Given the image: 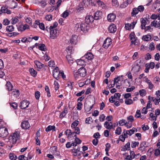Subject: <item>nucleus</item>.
<instances>
[{
	"label": "nucleus",
	"mask_w": 160,
	"mask_h": 160,
	"mask_svg": "<svg viewBox=\"0 0 160 160\" xmlns=\"http://www.w3.org/2000/svg\"><path fill=\"white\" fill-rule=\"evenodd\" d=\"M14 27L12 26H8L6 27V30L7 31L9 32H12L14 31Z\"/></svg>",
	"instance_id": "nucleus-56"
},
{
	"label": "nucleus",
	"mask_w": 160,
	"mask_h": 160,
	"mask_svg": "<svg viewBox=\"0 0 160 160\" xmlns=\"http://www.w3.org/2000/svg\"><path fill=\"white\" fill-rule=\"evenodd\" d=\"M112 43L111 39L109 38H107L104 41L102 47L105 49H107L108 48Z\"/></svg>",
	"instance_id": "nucleus-9"
},
{
	"label": "nucleus",
	"mask_w": 160,
	"mask_h": 160,
	"mask_svg": "<svg viewBox=\"0 0 160 160\" xmlns=\"http://www.w3.org/2000/svg\"><path fill=\"white\" fill-rule=\"evenodd\" d=\"M122 132L121 128L118 127L117 128L115 131V133L118 135H119L121 134Z\"/></svg>",
	"instance_id": "nucleus-53"
},
{
	"label": "nucleus",
	"mask_w": 160,
	"mask_h": 160,
	"mask_svg": "<svg viewBox=\"0 0 160 160\" xmlns=\"http://www.w3.org/2000/svg\"><path fill=\"white\" fill-rule=\"evenodd\" d=\"M66 51L68 54V55L66 56V57L68 60L69 62H70L72 60V59H69V58H71V56L69 54H71L72 51V46L68 47L66 48Z\"/></svg>",
	"instance_id": "nucleus-13"
},
{
	"label": "nucleus",
	"mask_w": 160,
	"mask_h": 160,
	"mask_svg": "<svg viewBox=\"0 0 160 160\" xmlns=\"http://www.w3.org/2000/svg\"><path fill=\"white\" fill-rule=\"evenodd\" d=\"M20 138L19 131H15L11 134L8 138L9 141L12 144H14L19 140Z\"/></svg>",
	"instance_id": "nucleus-2"
},
{
	"label": "nucleus",
	"mask_w": 160,
	"mask_h": 160,
	"mask_svg": "<svg viewBox=\"0 0 160 160\" xmlns=\"http://www.w3.org/2000/svg\"><path fill=\"white\" fill-rule=\"evenodd\" d=\"M89 25L85 22L77 23L76 24L75 29L77 32H80L82 31L83 32L87 31L89 28Z\"/></svg>",
	"instance_id": "nucleus-1"
},
{
	"label": "nucleus",
	"mask_w": 160,
	"mask_h": 160,
	"mask_svg": "<svg viewBox=\"0 0 160 160\" xmlns=\"http://www.w3.org/2000/svg\"><path fill=\"white\" fill-rule=\"evenodd\" d=\"M92 118L91 117H89L87 118L85 120L86 123L89 124L92 122Z\"/></svg>",
	"instance_id": "nucleus-63"
},
{
	"label": "nucleus",
	"mask_w": 160,
	"mask_h": 160,
	"mask_svg": "<svg viewBox=\"0 0 160 160\" xmlns=\"http://www.w3.org/2000/svg\"><path fill=\"white\" fill-rule=\"evenodd\" d=\"M137 131V129L135 128H132V129L126 131L127 134L129 136H131L135 132H136Z\"/></svg>",
	"instance_id": "nucleus-29"
},
{
	"label": "nucleus",
	"mask_w": 160,
	"mask_h": 160,
	"mask_svg": "<svg viewBox=\"0 0 160 160\" xmlns=\"http://www.w3.org/2000/svg\"><path fill=\"white\" fill-rule=\"evenodd\" d=\"M139 94L141 97L145 96L146 94V91L145 89H142L139 90Z\"/></svg>",
	"instance_id": "nucleus-44"
},
{
	"label": "nucleus",
	"mask_w": 160,
	"mask_h": 160,
	"mask_svg": "<svg viewBox=\"0 0 160 160\" xmlns=\"http://www.w3.org/2000/svg\"><path fill=\"white\" fill-rule=\"evenodd\" d=\"M122 76H119L117 78H115L114 79V84L112 85L111 87H113L114 86V84L116 83H118V82L120 80V78L122 77Z\"/></svg>",
	"instance_id": "nucleus-51"
},
{
	"label": "nucleus",
	"mask_w": 160,
	"mask_h": 160,
	"mask_svg": "<svg viewBox=\"0 0 160 160\" xmlns=\"http://www.w3.org/2000/svg\"><path fill=\"white\" fill-rule=\"evenodd\" d=\"M2 11L4 13H7L8 14H11V11L8 9V8L4 6H2Z\"/></svg>",
	"instance_id": "nucleus-42"
},
{
	"label": "nucleus",
	"mask_w": 160,
	"mask_h": 160,
	"mask_svg": "<svg viewBox=\"0 0 160 160\" xmlns=\"http://www.w3.org/2000/svg\"><path fill=\"white\" fill-rule=\"evenodd\" d=\"M68 113V107L66 106L64 107V110L60 113L59 118H64Z\"/></svg>",
	"instance_id": "nucleus-20"
},
{
	"label": "nucleus",
	"mask_w": 160,
	"mask_h": 160,
	"mask_svg": "<svg viewBox=\"0 0 160 160\" xmlns=\"http://www.w3.org/2000/svg\"><path fill=\"white\" fill-rule=\"evenodd\" d=\"M76 62L78 65L83 66L85 65V61L81 58L80 59L77 60Z\"/></svg>",
	"instance_id": "nucleus-36"
},
{
	"label": "nucleus",
	"mask_w": 160,
	"mask_h": 160,
	"mask_svg": "<svg viewBox=\"0 0 160 160\" xmlns=\"http://www.w3.org/2000/svg\"><path fill=\"white\" fill-rule=\"evenodd\" d=\"M147 19L146 18H142L140 19V22L141 23V27L142 29H144L146 27V25L147 24L146 20Z\"/></svg>",
	"instance_id": "nucleus-23"
},
{
	"label": "nucleus",
	"mask_w": 160,
	"mask_h": 160,
	"mask_svg": "<svg viewBox=\"0 0 160 160\" xmlns=\"http://www.w3.org/2000/svg\"><path fill=\"white\" fill-rule=\"evenodd\" d=\"M29 26L26 24L24 25L21 24L18 27V30L19 31L23 32L26 29H29Z\"/></svg>",
	"instance_id": "nucleus-18"
},
{
	"label": "nucleus",
	"mask_w": 160,
	"mask_h": 160,
	"mask_svg": "<svg viewBox=\"0 0 160 160\" xmlns=\"http://www.w3.org/2000/svg\"><path fill=\"white\" fill-rule=\"evenodd\" d=\"M125 102L127 105H130L133 103V102L131 99H127L125 100Z\"/></svg>",
	"instance_id": "nucleus-58"
},
{
	"label": "nucleus",
	"mask_w": 160,
	"mask_h": 160,
	"mask_svg": "<svg viewBox=\"0 0 160 160\" xmlns=\"http://www.w3.org/2000/svg\"><path fill=\"white\" fill-rule=\"evenodd\" d=\"M158 148L154 150V155L155 156H158L160 154V146H157Z\"/></svg>",
	"instance_id": "nucleus-52"
},
{
	"label": "nucleus",
	"mask_w": 160,
	"mask_h": 160,
	"mask_svg": "<svg viewBox=\"0 0 160 160\" xmlns=\"http://www.w3.org/2000/svg\"><path fill=\"white\" fill-rule=\"evenodd\" d=\"M74 74V78L76 80H78L79 81L82 78L81 76H80V75L79 74L77 71L75 72H73Z\"/></svg>",
	"instance_id": "nucleus-37"
},
{
	"label": "nucleus",
	"mask_w": 160,
	"mask_h": 160,
	"mask_svg": "<svg viewBox=\"0 0 160 160\" xmlns=\"http://www.w3.org/2000/svg\"><path fill=\"white\" fill-rule=\"evenodd\" d=\"M61 71H59L58 67H56L53 71V76L57 80H58L60 76Z\"/></svg>",
	"instance_id": "nucleus-5"
},
{
	"label": "nucleus",
	"mask_w": 160,
	"mask_h": 160,
	"mask_svg": "<svg viewBox=\"0 0 160 160\" xmlns=\"http://www.w3.org/2000/svg\"><path fill=\"white\" fill-rule=\"evenodd\" d=\"M129 36L132 44H134L135 45H137L138 40L137 39V38H136L134 32H132Z\"/></svg>",
	"instance_id": "nucleus-7"
},
{
	"label": "nucleus",
	"mask_w": 160,
	"mask_h": 160,
	"mask_svg": "<svg viewBox=\"0 0 160 160\" xmlns=\"http://www.w3.org/2000/svg\"><path fill=\"white\" fill-rule=\"evenodd\" d=\"M54 88L56 91H57L59 88V85L57 82L55 81L54 83Z\"/></svg>",
	"instance_id": "nucleus-62"
},
{
	"label": "nucleus",
	"mask_w": 160,
	"mask_h": 160,
	"mask_svg": "<svg viewBox=\"0 0 160 160\" xmlns=\"http://www.w3.org/2000/svg\"><path fill=\"white\" fill-rule=\"evenodd\" d=\"M55 127L54 126L49 125L46 129L45 131L46 132H48L51 130H52L53 131H55Z\"/></svg>",
	"instance_id": "nucleus-34"
},
{
	"label": "nucleus",
	"mask_w": 160,
	"mask_h": 160,
	"mask_svg": "<svg viewBox=\"0 0 160 160\" xmlns=\"http://www.w3.org/2000/svg\"><path fill=\"white\" fill-rule=\"evenodd\" d=\"M34 63L36 67L39 69H41L44 66V65L38 61H34Z\"/></svg>",
	"instance_id": "nucleus-35"
},
{
	"label": "nucleus",
	"mask_w": 160,
	"mask_h": 160,
	"mask_svg": "<svg viewBox=\"0 0 160 160\" xmlns=\"http://www.w3.org/2000/svg\"><path fill=\"white\" fill-rule=\"evenodd\" d=\"M102 13L101 12L97 11L94 14V18L95 20H98L102 18Z\"/></svg>",
	"instance_id": "nucleus-22"
},
{
	"label": "nucleus",
	"mask_w": 160,
	"mask_h": 160,
	"mask_svg": "<svg viewBox=\"0 0 160 160\" xmlns=\"http://www.w3.org/2000/svg\"><path fill=\"white\" fill-rule=\"evenodd\" d=\"M72 131L70 129H67L65 132V134L67 136L68 139H70L71 138L72 135Z\"/></svg>",
	"instance_id": "nucleus-39"
},
{
	"label": "nucleus",
	"mask_w": 160,
	"mask_h": 160,
	"mask_svg": "<svg viewBox=\"0 0 160 160\" xmlns=\"http://www.w3.org/2000/svg\"><path fill=\"white\" fill-rule=\"evenodd\" d=\"M116 18V15L113 13H111L108 14L107 18L108 20L110 22H113Z\"/></svg>",
	"instance_id": "nucleus-17"
},
{
	"label": "nucleus",
	"mask_w": 160,
	"mask_h": 160,
	"mask_svg": "<svg viewBox=\"0 0 160 160\" xmlns=\"http://www.w3.org/2000/svg\"><path fill=\"white\" fill-rule=\"evenodd\" d=\"M9 158L11 160H16L17 157L16 155L10 153L9 154Z\"/></svg>",
	"instance_id": "nucleus-64"
},
{
	"label": "nucleus",
	"mask_w": 160,
	"mask_h": 160,
	"mask_svg": "<svg viewBox=\"0 0 160 160\" xmlns=\"http://www.w3.org/2000/svg\"><path fill=\"white\" fill-rule=\"evenodd\" d=\"M38 48L39 50L42 51H45L46 48L45 45L43 44H40L38 45Z\"/></svg>",
	"instance_id": "nucleus-43"
},
{
	"label": "nucleus",
	"mask_w": 160,
	"mask_h": 160,
	"mask_svg": "<svg viewBox=\"0 0 160 160\" xmlns=\"http://www.w3.org/2000/svg\"><path fill=\"white\" fill-rule=\"evenodd\" d=\"M118 123L120 126H123L125 125L127 128H130L132 126V124H128L127 122L124 119L120 120L118 122Z\"/></svg>",
	"instance_id": "nucleus-11"
},
{
	"label": "nucleus",
	"mask_w": 160,
	"mask_h": 160,
	"mask_svg": "<svg viewBox=\"0 0 160 160\" xmlns=\"http://www.w3.org/2000/svg\"><path fill=\"white\" fill-rule=\"evenodd\" d=\"M131 3L128 2V0H127L126 2H123L122 4L120 5V7L121 8H125L128 5V4H130Z\"/></svg>",
	"instance_id": "nucleus-55"
},
{
	"label": "nucleus",
	"mask_w": 160,
	"mask_h": 160,
	"mask_svg": "<svg viewBox=\"0 0 160 160\" xmlns=\"http://www.w3.org/2000/svg\"><path fill=\"white\" fill-rule=\"evenodd\" d=\"M12 23V24H15L18 21V18L13 17L11 19Z\"/></svg>",
	"instance_id": "nucleus-61"
},
{
	"label": "nucleus",
	"mask_w": 160,
	"mask_h": 160,
	"mask_svg": "<svg viewBox=\"0 0 160 160\" xmlns=\"http://www.w3.org/2000/svg\"><path fill=\"white\" fill-rule=\"evenodd\" d=\"M94 19V17L90 15H87L85 18L86 23L89 24L90 23L92 22Z\"/></svg>",
	"instance_id": "nucleus-16"
},
{
	"label": "nucleus",
	"mask_w": 160,
	"mask_h": 160,
	"mask_svg": "<svg viewBox=\"0 0 160 160\" xmlns=\"http://www.w3.org/2000/svg\"><path fill=\"white\" fill-rule=\"evenodd\" d=\"M48 29L50 30V38L52 39L56 38L59 35L58 31L56 29H52V27H50Z\"/></svg>",
	"instance_id": "nucleus-3"
},
{
	"label": "nucleus",
	"mask_w": 160,
	"mask_h": 160,
	"mask_svg": "<svg viewBox=\"0 0 160 160\" xmlns=\"http://www.w3.org/2000/svg\"><path fill=\"white\" fill-rule=\"evenodd\" d=\"M83 2H81L78 5V7L77 8V12H82L84 9V8L83 6Z\"/></svg>",
	"instance_id": "nucleus-33"
},
{
	"label": "nucleus",
	"mask_w": 160,
	"mask_h": 160,
	"mask_svg": "<svg viewBox=\"0 0 160 160\" xmlns=\"http://www.w3.org/2000/svg\"><path fill=\"white\" fill-rule=\"evenodd\" d=\"M151 26L156 28H160V17L158 20H154L151 23Z\"/></svg>",
	"instance_id": "nucleus-12"
},
{
	"label": "nucleus",
	"mask_w": 160,
	"mask_h": 160,
	"mask_svg": "<svg viewBox=\"0 0 160 160\" xmlns=\"http://www.w3.org/2000/svg\"><path fill=\"white\" fill-rule=\"evenodd\" d=\"M128 122H127L128 124H132V122L134 121V118L132 115H130L127 118Z\"/></svg>",
	"instance_id": "nucleus-32"
},
{
	"label": "nucleus",
	"mask_w": 160,
	"mask_h": 160,
	"mask_svg": "<svg viewBox=\"0 0 160 160\" xmlns=\"http://www.w3.org/2000/svg\"><path fill=\"white\" fill-rule=\"evenodd\" d=\"M78 124V120H75L71 124V127L72 128L77 127Z\"/></svg>",
	"instance_id": "nucleus-59"
},
{
	"label": "nucleus",
	"mask_w": 160,
	"mask_h": 160,
	"mask_svg": "<svg viewBox=\"0 0 160 160\" xmlns=\"http://www.w3.org/2000/svg\"><path fill=\"white\" fill-rule=\"evenodd\" d=\"M112 6L117 7L119 6V3L117 0H112Z\"/></svg>",
	"instance_id": "nucleus-54"
},
{
	"label": "nucleus",
	"mask_w": 160,
	"mask_h": 160,
	"mask_svg": "<svg viewBox=\"0 0 160 160\" xmlns=\"http://www.w3.org/2000/svg\"><path fill=\"white\" fill-rule=\"evenodd\" d=\"M140 67L138 64L135 65L132 68V71H133L135 72H138L139 70Z\"/></svg>",
	"instance_id": "nucleus-31"
},
{
	"label": "nucleus",
	"mask_w": 160,
	"mask_h": 160,
	"mask_svg": "<svg viewBox=\"0 0 160 160\" xmlns=\"http://www.w3.org/2000/svg\"><path fill=\"white\" fill-rule=\"evenodd\" d=\"M12 95L15 97H17L19 95V91L15 89L13 90L12 92Z\"/></svg>",
	"instance_id": "nucleus-47"
},
{
	"label": "nucleus",
	"mask_w": 160,
	"mask_h": 160,
	"mask_svg": "<svg viewBox=\"0 0 160 160\" xmlns=\"http://www.w3.org/2000/svg\"><path fill=\"white\" fill-rule=\"evenodd\" d=\"M29 71L31 75L32 76L35 77L36 76L37 72L33 68H30L29 70Z\"/></svg>",
	"instance_id": "nucleus-41"
},
{
	"label": "nucleus",
	"mask_w": 160,
	"mask_h": 160,
	"mask_svg": "<svg viewBox=\"0 0 160 160\" xmlns=\"http://www.w3.org/2000/svg\"><path fill=\"white\" fill-rule=\"evenodd\" d=\"M139 11L137 8H134L133 9L131 13L132 16H134L137 14Z\"/></svg>",
	"instance_id": "nucleus-50"
},
{
	"label": "nucleus",
	"mask_w": 160,
	"mask_h": 160,
	"mask_svg": "<svg viewBox=\"0 0 160 160\" xmlns=\"http://www.w3.org/2000/svg\"><path fill=\"white\" fill-rule=\"evenodd\" d=\"M155 66V64L154 62H151L150 63H147L145 64L146 67H148L149 68H151L152 69H153Z\"/></svg>",
	"instance_id": "nucleus-45"
},
{
	"label": "nucleus",
	"mask_w": 160,
	"mask_h": 160,
	"mask_svg": "<svg viewBox=\"0 0 160 160\" xmlns=\"http://www.w3.org/2000/svg\"><path fill=\"white\" fill-rule=\"evenodd\" d=\"M69 15V12L68 10L65 11L62 14V16L63 18H66Z\"/></svg>",
	"instance_id": "nucleus-60"
},
{
	"label": "nucleus",
	"mask_w": 160,
	"mask_h": 160,
	"mask_svg": "<svg viewBox=\"0 0 160 160\" xmlns=\"http://www.w3.org/2000/svg\"><path fill=\"white\" fill-rule=\"evenodd\" d=\"M8 134V129L4 127L0 128V137L4 138L6 137Z\"/></svg>",
	"instance_id": "nucleus-4"
},
{
	"label": "nucleus",
	"mask_w": 160,
	"mask_h": 160,
	"mask_svg": "<svg viewBox=\"0 0 160 160\" xmlns=\"http://www.w3.org/2000/svg\"><path fill=\"white\" fill-rule=\"evenodd\" d=\"M79 74L82 78L85 77L86 75L87 71L86 69L82 67L78 69L77 71Z\"/></svg>",
	"instance_id": "nucleus-10"
},
{
	"label": "nucleus",
	"mask_w": 160,
	"mask_h": 160,
	"mask_svg": "<svg viewBox=\"0 0 160 160\" xmlns=\"http://www.w3.org/2000/svg\"><path fill=\"white\" fill-rule=\"evenodd\" d=\"M104 126L108 129H114L115 126L113 127L112 122H108L106 121L104 123Z\"/></svg>",
	"instance_id": "nucleus-21"
},
{
	"label": "nucleus",
	"mask_w": 160,
	"mask_h": 160,
	"mask_svg": "<svg viewBox=\"0 0 160 160\" xmlns=\"http://www.w3.org/2000/svg\"><path fill=\"white\" fill-rule=\"evenodd\" d=\"M149 116L150 118H152V120L154 122L156 121L157 120V116L155 115H154L152 113H150L149 114Z\"/></svg>",
	"instance_id": "nucleus-57"
},
{
	"label": "nucleus",
	"mask_w": 160,
	"mask_h": 160,
	"mask_svg": "<svg viewBox=\"0 0 160 160\" xmlns=\"http://www.w3.org/2000/svg\"><path fill=\"white\" fill-rule=\"evenodd\" d=\"M160 0H156L153 2L152 5V8H153L154 9H157L158 12L160 10Z\"/></svg>",
	"instance_id": "nucleus-14"
},
{
	"label": "nucleus",
	"mask_w": 160,
	"mask_h": 160,
	"mask_svg": "<svg viewBox=\"0 0 160 160\" xmlns=\"http://www.w3.org/2000/svg\"><path fill=\"white\" fill-rule=\"evenodd\" d=\"M160 17V14L158 13L157 14H152L150 16L151 19L154 20H158Z\"/></svg>",
	"instance_id": "nucleus-38"
},
{
	"label": "nucleus",
	"mask_w": 160,
	"mask_h": 160,
	"mask_svg": "<svg viewBox=\"0 0 160 160\" xmlns=\"http://www.w3.org/2000/svg\"><path fill=\"white\" fill-rule=\"evenodd\" d=\"M29 104L30 103L28 101L24 100L20 102L19 107L21 109H24L28 108Z\"/></svg>",
	"instance_id": "nucleus-8"
},
{
	"label": "nucleus",
	"mask_w": 160,
	"mask_h": 160,
	"mask_svg": "<svg viewBox=\"0 0 160 160\" xmlns=\"http://www.w3.org/2000/svg\"><path fill=\"white\" fill-rule=\"evenodd\" d=\"M148 144L145 141L142 142L140 145L138 149L140 151H143L146 148L148 147Z\"/></svg>",
	"instance_id": "nucleus-25"
},
{
	"label": "nucleus",
	"mask_w": 160,
	"mask_h": 160,
	"mask_svg": "<svg viewBox=\"0 0 160 160\" xmlns=\"http://www.w3.org/2000/svg\"><path fill=\"white\" fill-rule=\"evenodd\" d=\"M95 5H92L95 6L97 4L98 6V8L101 9H104L106 8V6L105 4L101 1L100 0H96L95 2Z\"/></svg>",
	"instance_id": "nucleus-6"
},
{
	"label": "nucleus",
	"mask_w": 160,
	"mask_h": 160,
	"mask_svg": "<svg viewBox=\"0 0 160 160\" xmlns=\"http://www.w3.org/2000/svg\"><path fill=\"white\" fill-rule=\"evenodd\" d=\"M85 58L88 60H91L93 58V56L91 52H88L85 54L82 58Z\"/></svg>",
	"instance_id": "nucleus-24"
},
{
	"label": "nucleus",
	"mask_w": 160,
	"mask_h": 160,
	"mask_svg": "<svg viewBox=\"0 0 160 160\" xmlns=\"http://www.w3.org/2000/svg\"><path fill=\"white\" fill-rule=\"evenodd\" d=\"M22 128L24 129H27L30 127V124L27 121H23L21 123Z\"/></svg>",
	"instance_id": "nucleus-15"
},
{
	"label": "nucleus",
	"mask_w": 160,
	"mask_h": 160,
	"mask_svg": "<svg viewBox=\"0 0 160 160\" xmlns=\"http://www.w3.org/2000/svg\"><path fill=\"white\" fill-rule=\"evenodd\" d=\"M108 31L111 33H114L117 30L116 26L114 24H111L108 28Z\"/></svg>",
	"instance_id": "nucleus-19"
},
{
	"label": "nucleus",
	"mask_w": 160,
	"mask_h": 160,
	"mask_svg": "<svg viewBox=\"0 0 160 160\" xmlns=\"http://www.w3.org/2000/svg\"><path fill=\"white\" fill-rule=\"evenodd\" d=\"M34 155L33 152L32 151L29 152L28 155V157L25 158V160H28V159H31Z\"/></svg>",
	"instance_id": "nucleus-40"
},
{
	"label": "nucleus",
	"mask_w": 160,
	"mask_h": 160,
	"mask_svg": "<svg viewBox=\"0 0 160 160\" xmlns=\"http://www.w3.org/2000/svg\"><path fill=\"white\" fill-rule=\"evenodd\" d=\"M152 100L154 102V103L156 105H158L160 102V98L158 97H157L155 98H152Z\"/></svg>",
	"instance_id": "nucleus-48"
},
{
	"label": "nucleus",
	"mask_w": 160,
	"mask_h": 160,
	"mask_svg": "<svg viewBox=\"0 0 160 160\" xmlns=\"http://www.w3.org/2000/svg\"><path fill=\"white\" fill-rule=\"evenodd\" d=\"M72 155L74 156H76L77 155H80L81 152L79 149L76 148L72 149Z\"/></svg>",
	"instance_id": "nucleus-28"
},
{
	"label": "nucleus",
	"mask_w": 160,
	"mask_h": 160,
	"mask_svg": "<svg viewBox=\"0 0 160 160\" xmlns=\"http://www.w3.org/2000/svg\"><path fill=\"white\" fill-rule=\"evenodd\" d=\"M152 26H151V25L150 24V25H149V26H147L145 28H144L143 29L144 30L145 32H151L153 30L152 28H151Z\"/></svg>",
	"instance_id": "nucleus-49"
},
{
	"label": "nucleus",
	"mask_w": 160,
	"mask_h": 160,
	"mask_svg": "<svg viewBox=\"0 0 160 160\" xmlns=\"http://www.w3.org/2000/svg\"><path fill=\"white\" fill-rule=\"evenodd\" d=\"M136 24V23L134 22H133L131 24L128 23L126 25L125 28H126V29L128 30L133 29L134 28Z\"/></svg>",
	"instance_id": "nucleus-26"
},
{
	"label": "nucleus",
	"mask_w": 160,
	"mask_h": 160,
	"mask_svg": "<svg viewBox=\"0 0 160 160\" xmlns=\"http://www.w3.org/2000/svg\"><path fill=\"white\" fill-rule=\"evenodd\" d=\"M152 38L151 35L149 34L143 36L142 38V39L144 41H148L151 40Z\"/></svg>",
	"instance_id": "nucleus-30"
},
{
	"label": "nucleus",
	"mask_w": 160,
	"mask_h": 160,
	"mask_svg": "<svg viewBox=\"0 0 160 160\" xmlns=\"http://www.w3.org/2000/svg\"><path fill=\"white\" fill-rule=\"evenodd\" d=\"M78 37L77 36H72L70 39V42L71 44L75 45L77 43V40Z\"/></svg>",
	"instance_id": "nucleus-27"
},
{
	"label": "nucleus",
	"mask_w": 160,
	"mask_h": 160,
	"mask_svg": "<svg viewBox=\"0 0 160 160\" xmlns=\"http://www.w3.org/2000/svg\"><path fill=\"white\" fill-rule=\"evenodd\" d=\"M6 87L7 89L8 90V91H10L12 90L13 86L11 82H7Z\"/></svg>",
	"instance_id": "nucleus-46"
}]
</instances>
